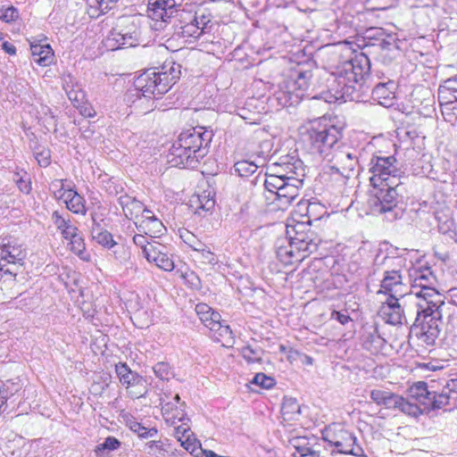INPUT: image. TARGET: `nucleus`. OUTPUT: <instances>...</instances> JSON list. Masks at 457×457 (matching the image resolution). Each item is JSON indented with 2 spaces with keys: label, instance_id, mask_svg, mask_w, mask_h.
I'll return each instance as SVG.
<instances>
[{
  "label": "nucleus",
  "instance_id": "f257e3e1",
  "mask_svg": "<svg viewBox=\"0 0 457 457\" xmlns=\"http://www.w3.org/2000/svg\"><path fill=\"white\" fill-rule=\"evenodd\" d=\"M402 262L407 270L410 291L402 295L404 309L416 307L415 321L409 328V344L417 341L418 345L431 346L438 337L439 323L445 297L436 289V277L425 257L418 250L403 249Z\"/></svg>",
  "mask_w": 457,
  "mask_h": 457
},
{
  "label": "nucleus",
  "instance_id": "f03ea898",
  "mask_svg": "<svg viewBox=\"0 0 457 457\" xmlns=\"http://www.w3.org/2000/svg\"><path fill=\"white\" fill-rule=\"evenodd\" d=\"M180 74L181 65L174 62H165L162 67L144 71L135 79L134 87L124 96L129 112L126 110L123 114H145L153 111L156 107L155 99L166 94L179 79Z\"/></svg>",
  "mask_w": 457,
  "mask_h": 457
},
{
  "label": "nucleus",
  "instance_id": "7ed1b4c3",
  "mask_svg": "<svg viewBox=\"0 0 457 457\" xmlns=\"http://www.w3.org/2000/svg\"><path fill=\"white\" fill-rule=\"evenodd\" d=\"M370 69V59L365 54H360L353 58L340 63L336 71L329 73L327 89L322 90L313 98L323 99L327 103L360 101L361 91L363 90L366 76Z\"/></svg>",
  "mask_w": 457,
  "mask_h": 457
},
{
  "label": "nucleus",
  "instance_id": "20e7f679",
  "mask_svg": "<svg viewBox=\"0 0 457 457\" xmlns=\"http://www.w3.org/2000/svg\"><path fill=\"white\" fill-rule=\"evenodd\" d=\"M270 173L266 175L264 187L275 195L279 209H286L299 195L303 187L305 169L296 151L278 157L269 165Z\"/></svg>",
  "mask_w": 457,
  "mask_h": 457
},
{
  "label": "nucleus",
  "instance_id": "39448f33",
  "mask_svg": "<svg viewBox=\"0 0 457 457\" xmlns=\"http://www.w3.org/2000/svg\"><path fill=\"white\" fill-rule=\"evenodd\" d=\"M370 171L371 186L378 191L369 200L373 212L384 213L386 218L393 221L396 220L398 205V191L400 173L392 164L390 157H374L370 161Z\"/></svg>",
  "mask_w": 457,
  "mask_h": 457
},
{
  "label": "nucleus",
  "instance_id": "423d86ee",
  "mask_svg": "<svg viewBox=\"0 0 457 457\" xmlns=\"http://www.w3.org/2000/svg\"><path fill=\"white\" fill-rule=\"evenodd\" d=\"M445 388L448 392L443 390L437 394L429 390L424 381L413 383L406 390L405 396H402V412L418 418L430 411L442 409L449 404V392L457 393V378L448 380Z\"/></svg>",
  "mask_w": 457,
  "mask_h": 457
},
{
  "label": "nucleus",
  "instance_id": "0eeeda50",
  "mask_svg": "<svg viewBox=\"0 0 457 457\" xmlns=\"http://www.w3.org/2000/svg\"><path fill=\"white\" fill-rule=\"evenodd\" d=\"M184 0H156L150 4L148 17L155 21L154 25L157 29V23L160 22V28L162 23H167L170 19L179 17L185 24L179 27L178 34L184 38H198L204 31L200 27L198 19L191 12L180 9Z\"/></svg>",
  "mask_w": 457,
  "mask_h": 457
},
{
  "label": "nucleus",
  "instance_id": "6e6552de",
  "mask_svg": "<svg viewBox=\"0 0 457 457\" xmlns=\"http://www.w3.org/2000/svg\"><path fill=\"white\" fill-rule=\"evenodd\" d=\"M343 127L332 124L326 118H320L311 123L306 131V139L310 152L324 160L341 142Z\"/></svg>",
  "mask_w": 457,
  "mask_h": 457
},
{
  "label": "nucleus",
  "instance_id": "1a4fd4ad",
  "mask_svg": "<svg viewBox=\"0 0 457 457\" xmlns=\"http://www.w3.org/2000/svg\"><path fill=\"white\" fill-rule=\"evenodd\" d=\"M312 72L302 67L290 71L289 75L278 84L271 102H276L280 107L295 105L300 103L310 87Z\"/></svg>",
  "mask_w": 457,
  "mask_h": 457
},
{
  "label": "nucleus",
  "instance_id": "9d476101",
  "mask_svg": "<svg viewBox=\"0 0 457 457\" xmlns=\"http://www.w3.org/2000/svg\"><path fill=\"white\" fill-rule=\"evenodd\" d=\"M324 161H327L328 165L324 168L323 176H328L340 187L345 185L358 164L356 150L341 142Z\"/></svg>",
  "mask_w": 457,
  "mask_h": 457
},
{
  "label": "nucleus",
  "instance_id": "9b49d317",
  "mask_svg": "<svg viewBox=\"0 0 457 457\" xmlns=\"http://www.w3.org/2000/svg\"><path fill=\"white\" fill-rule=\"evenodd\" d=\"M400 287V274L392 270L386 272L381 283L378 293H384L387 295L386 300L383 303L379 310V315L389 324H400V303L398 291Z\"/></svg>",
  "mask_w": 457,
  "mask_h": 457
},
{
  "label": "nucleus",
  "instance_id": "f8f14e48",
  "mask_svg": "<svg viewBox=\"0 0 457 457\" xmlns=\"http://www.w3.org/2000/svg\"><path fill=\"white\" fill-rule=\"evenodd\" d=\"M140 29L130 17H121L104 40V46L111 51L122 47H133L139 44Z\"/></svg>",
  "mask_w": 457,
  "mask_h": 457
},
{
  "label": "nucleus",
  "instance_id": "ddd939ff",
  "mask_svg": "<svg viewBox=\"0 0 457 457\" xmlns=\"http://www.w3.org/2000/svg\"><path fill=\"white\" fill-rule=\"evenodd\" d=\"M212 139V132L204 127L191 128L182 131L178 140L187 151L195 153L200 159H203L209 152V146Z\"/></svg>",
  "mask_w": 457,
  "mask_h": 457
},
{
  "label": "nucleus",
  "instance_id": "4468645a",
  "mask_svg": "<svg viewBox=\"0 0 457 457\" xmlns=\"http://www.w3.org/2000/svg\"><path fill=\"white\" fill-rule=\"evenodd\" d=\"M115 372L122 386L131 398H140L147 394V383L144 377L133 371L126 362L115 365Z\"/></svg>",
  "mask_w": 457,
  "mask_h": 457
},
{
  "label": "nucleus",
  "instance_id": "2eb2a0df",
  "mask_svg": "<svg viewBox=\"0 0 457 457\" xmlns=\"http://www.w3.org/2000/svg\"><path fill=\"white\" fill-rule=\"evenodd\" d=\"M305 228L304 222H302L293 227L290 230L291 233L294 232L295 234L292 236V239L296 249L303 254V259L316 252L321 242V239L314 231L310 228L306 230Z\"/></svg>",
  "mask_w": 457,
  "mask_h": 457
},
{
  "label": "nucleus",
  "instance_id": "dca6fc26",
  "mask_svg": "<svg viewBox=\"0 0 457 457\" xmlns=\"http://www.w3.org/2000/svg\"><path fill=\"white\" fill-rule=\"evenodd\" d=\"M324 439L333 445L339 453L353 456H361L363 453L362 448L356 445L355 436L348 430L340 428L331 436L328 434Z\"/></svg>",
  "mask_w": 457,
  "mask_h": 457
},
{
  "label": "nucleus",
  "instance_id": "f3484780",
  "mask_svg": "<svg viewBox=\"0 0 457 457\" xmlns=\"http://www.w3.org/2000/svg\"><path fill=\"white\" fill-rule=\"evenodd\" d=\"M168 162L172 167L195 169L200 163V159L193 152L187 151L178 139L172 144L168 154Z\"/></svg>",
  "mask_w": 457,
  "mask_h": 457
},
{
  "label": "nucleus",
  "instance_id": "a211bd4d",
  "mask_svg": "<svg viewBox=\"0 0 457 457\" xmlns=\"http://www.w3.org/2000/svg\"><path fill=\"white\" fill-rule=\"evenodd\" d=\"M288 237H280L277 240L275 248L277 257L280 262L285 265H292L295 262L303 261V254L296 249L295 245L292 239L290 229L287 228Z\"/></svg>",
  "mask_w": 457,
  "mask_h": 457
},
{
  "label": "nucleus",
  "instance_id": "6ab92c4d",
  "mask_svg": "<svg viewBox=\"0 0 457 457\" xmlns=\"http://www.w3.org/2000/svg\"><path fill=\"white\" fill-rule=\"evenodd\" d=\"M399 81L388 80L386 83H379L372 89V96L378 104L386 108L398 110L397 88Z\"/></svg>",
  "mask_w": 457,
  "mask_h": 457
},
{
  "label": "nucleus",
  "instance_id": "aec40b11",
  "mask_svg": "<svg viewBox=\"0 0 457 457\" xmlns=\"http://www.w3.org/2000/svg\"><path fill=\"white\" fill-rule=\"evenodd\" d=\"M424 148L425 137L415 128L407 129L404 137H402V150L404 151V156L410 161H414L422 155Z\"/></svg>",
  "mask_w": 457,
  "mask_h": 457
},
{
  "label": "nucleus",
  "instance_id": "412c9836",
  "mask_svg": "<svg viewBox=\"0 0 457 457\" xmlns=\"http://www.w3.org/2000/svg\"><path fill=\"white\" fill-rule=\"evenodd\" d=\"M365 40H368L365 46H378L384 51H398V42L395 35H386L380 28H370L366 31Z\"/></svg>",
  "mask_w": 457,
  "mask_h": 457
},
{
  "label": "nucleus",
  "instance_id": "4be33fe9",
  "mask_svg": "<svg viewBox=\"0 0 457 457\" xmlns=\"http://www.w3.org/2000/svg\"><path fill=\"white\" fill-rule=\"evenodd\" d=\"M135 225L138 232L151 238L159 237L166 230L162 222L150 210H145Z\"/></svg>",
  "mask_w": 457,
  "mask_h": 457
},
{
  "label": "nucleus",
  "instance_id": "5701e85b",
  "mask_svg": "<svg viewBox=\"0 0 457 457\" xmlns=\"http://www.w3.org/2000/svg\"><path fill=\"white\" fill-rule=\"evenodd\" d=\"M146 261L154 263L159 269L164 271H172L175 268L173 260L167 251V247L162 244L154 246L151 253H147Z\"/></svg>",
  "mask_w": 457,
  "mask_h": 457
},
{
  "label": "nucleus",
  "instance_id": "b1692460",
  "mask_svg": "<svg viewBox=\"0 0 457 457\" xmlns=\"http://www.w3.org/2000/svg\"><path fill=\"white\" fill-rule=\"evenodd\" d=\"M119 204L122 208L125 217L129 220H137L139 215L142 216V212L147 210L144 208L143 204L137 200L136 197L127 194L119 197Z\"/></svg>",
  "mask_w": 457,
  "mask_h": 457
},
{
  "label": "nucleus",
  "instance_id": "393cba45",
  "mask_svg": "<svg viewBox=\"0 0 457 457\" xmlns=\"http://www.w3.org/2000/svg\"><path fill=\"white\" fill-rule=\"evenodd\" d=\"M69 211L75 214L85 215L87 212L84 197L74 189V186H68V192L62 199Z\"/></svg>",
  "mask_w": 457,
  "mask_h": 457
},
{
  "label": "nucleus",
  "instance_id": "a878e982",
  "mask_svg": "<svg viewBox=\"0 0 457 457\" xmlns=\"http://www.w3.org/2000/svg\"><path fill=\"white\" fill-rule=\"evenodd\" d=\"M30 50L34 62L38 65L46 67L53 62L54 51L50 45L32 42L30 43Z\"/></svg>",
  "mask_w": 457,
  "mask_h": 457
},
{
  "label": "nucleus",
  "instance_id": "bb28decb",
  "mask_svg": "<svg viewBox=\"0 0 457 457\" xmlns=\"http://www.w3.org/2000/svg\"><path fill=\"white\" fill-rule=\"evenodd\" d=\"M0 257L9 263H20L26 257V253L21 245L8 242L0 247Z\"/></svg>",
  "mask_w": 457,
  "mask_h": 457
},
{
  "label": "nucleus",
  "instance_id": "cd10ccee",
  "mask_svg": "<svg viewBox=\"0 0 457 457\" xmlns=\"http://www.w3.org/2000/svg\"><path fill=\"white\" fill-rule=\"evenodd\" d=\"M118 0H86L87 13L91 18H98L111 10Z\"/></svg>",
  "mask_w": 457,
  "mask_h": 457
},
{
  "label": "nucleus",
  "instance_id": "c85d7f7f",
  "mask_svg": "<svg viewBox=\"0 0 457 457\" xmlns=\"http://www.w3.org/2000/svg\"><path fill=\"white\" fill-rule=\"evenodd\" d=\"M195 312L202 323L208 328L220 319V314L205 303H198L195 306Z\"/></svg>",
  "mask_w": 457,
  "mask_h": 457
},
{
  "label": "nucleus",
  "instance_id": "c756f323",
  "mask_svg": "<svg viewBox=\"0 0 457 457\" xmlns=\"http://www.w3.org/2000/svg\"><path fill=\"white\" fill-rule=\"evenodd\" d=\"M109 250L111 251L110 255L118 264L123 266L130 264L132 266L131 251L128 245L115 243Z\"/></svg>",
  "mask_w": 457,
  "mask_h": 457
},
{
  "label": "nucleus",
  "instance_id": "7c9ffc66",
  "mask_svg": "<svg viewBox=\"0 0 457 457\" xmlns=\"http://www.w3.org/2000/svg\"><path fill=\"white\" fill-rule=\"evenodd\" d=\"M20 389L21 385L19 383L11 380L0 381V411H5L7 400L19 392Z\"/></svg>",
  "mask_w": 457,
  "mask_h": 457
},
{
  "label": "nucleus",
  "instance_id": "2f4dec72",
  "mask_svg": "<svg viewBox=\"0 0 457 457\" xmlns=\"http://www.w3.org/2000/svg\"><path fill=\"white\" fill-rule=\"evenodd\" d=\"M209 329L212 333V337L219 342H228L233 338L229 326L225 324V321H221L220 319L213 323Z\"/></svg>",
  "mask_w": 457,
  "mask_h": 457
},
{
  "label": "nucleus",
  "instance_id": "473e14b6",
  "mask_svg": "<svg viewBox=\"0 0 457 457\" xmlns=\"http://www.w3.org/2000/svg\"><path fill=\"white\" fill-rule=\"evenodd\" d=\"M284 420H295L301 413V408L296 399L285 397L281 406Z\"/></svg>",
  "mask_w": 457,
  "mask_h": 457
},
{
  "label": "nucleus",
  "instance_id": "72a5a7b5",
  "mask_svg": "<svg viewBox=\"0 0 457 457\" xmlns=\"http://www.w3.org/2000/svg\"><path fill=\"white\" fill-rule=\"evenodd\" d=\"M91 234L94 240L107 249H111V247L116 243L113 240L112 235L109 231L103 230L98 226L92 228Z\"/></svg>",
  "mask_w": 457,
  "mask_h": 457
},
{
  "label": "nucleus",
  "instance_id": "f704fd0d",
  "mask_svg": "<svg viewBox=\"0 0 457 457\" xmlns=\"http://www.w3.org/2000/svg\"><path fill=\"white\" fill-rule=\"evenodd\" d=\"M301 204L306 209V216L308 217V220L306 222L308 223H310L311 219L319 220L325 213H327L325 205L318 202H307L302 203Z\"/></svg>",
  "mask_w": 457,
  "mask_h": 457
},
{
  "label": "nucleus",
  "instance_id": "c9c22d12",
  "mask_svg": "<svg viewBox=\"0 0 457 457\" xmlns=\"http://www.w3.org/2000/svg\"><path fill=\"white\" fill-rule=\"evenodd\" d=\"M70 250L82 260H87L88 254L86 252V245L83 236L79 232L69 240Z\"/></svg>",
  "mask_w": 457,
  "mask_h": 457
},
{
  "label": "nucleus",
  "instance_id": "e433bc0d",
  "mask_svg": "<svg viewBox=\"0 0 457 457\" xmlns=\"http://www.w3.org/2000/svg\"><path fill=\"white\" fill-rule=\"evenodd\" d=\"M181 446L195 457H202L205 450H203L201 443L195 438L194 434L189 435L184 440H180Z\"/></svg>",
  "mask_w": 457,
  "mask_h": 457
},
{
  "label": "nucleus",
  "instance_id": "4c0bfd02",
  "mask_svg": "<svg viewBox=\"0 0 457 457\" xmlns=\"http://www.w3.org/2000/svg\"><path fill=\"white\" fill-rule=\"evenodd\" d=\"M128 426L130 430L136 433L141 438H152L157 436L158 430L155 428H147L135 419L128 420Z\"/></svg>",
  "mask_w": 457,
  "mask_h": 457
},
{
  "label": "nucleus",
  "instance_id": "58836bf2",
  "mask_svg": "<svg viewBox=\"0 0 457 457\" xmlns=\"http://www.w3.org/2000/svg\"><path fill=\"white\" fill-rule=\"evenodd\" d=\"M68 186H74L71 181L67 179H54L49 185V190L57 200H62L65 197L68 192Z\"/></svg>",
  "mask_w": 457,
  "mask_h": 457
},
{
  "label": "nucleus",
  "instance_id": "ea45409f",
  "mask_svg": "<svg viewBox=\"0 0 457 457\" xmlns=\"http://www.w3.org/2000/svg\"><path fill=\"white\" fill-rule=\"evenodd\" d=\"M257 169V164L246 160L238 161L234 164V172L243 178L253 175Z\"/></svg>",
  "mask_w": 457,
  "mask_h": 457
},
{
  "label": "nucleus",
  "instance_id": "a19ab883",
  "mask_svg": "<svg viewBox=\"0 0 457 457\" xmlns=\"http://www.w3.org/2000/svg\"><path fill=\"white\" fill-rule=\"evenodd\" d=\"M453 91L445 88L444 87H439L438 88V99L440 102V104L445 106L446 109L449 110H457V106L455 104L454 97H453Z\"/></svg>",
  "mask_w": 457,
  "mask_h": 457
},
{
  "label": "nucleus",
  "instance_id": "79ce46f5",
  "mask_svg": "<svg viewBox=\"0 0 457 457\" xmlns=\"http://www.w3.org/2000/svg\"><path fill=\"white\" fill-rule=\"evenodd\" d=\"M133 242L136 245L142 249V253L145 258H146L147 253H151L154 249V246L159 244L154 240L152 242L148 241L146 236L140 232L133 237Z\"/></svg>",
  "mask_w": 457,
  "mask_h": 457
},
{
  "label": "nucleus",
  "instance_id": "37998d69",
  "mask_svg": "<svg viewBox=\"0 0 457 457\" xmlns=\"http://www.w3.org/2000/svg\"><path fill=\"white\" fill-rule=\"evenodd\" d=\"M241 355L248 363H256L262 361V350L260 347L246 345L242 347Z\"/></svg>",
  "mask_w": 457,
  "mask_h": 457
},
{
  "label": "nucleus",
  "instance_id": "c03bdc74",
  "mask_svg": "<svg viewBox=\"0 0 457 457\" xmlns=\"http://www.w3.org/2000/svg\"><path fill=\"white\" fill-rule=\"evenodd\" d=\"M198 204L196 206L195 213L198 215H202L203 212H207L212 211L214 208L215 201L212 197H211L210 193L206 194L205 192L197 196Z\"/></svg>",
  "mask_w": 457,
  "mask_h": 457
},
{
  "label": "nucleus",
  "instance_id": "a18cd8bd",
  "mask_svg": "<svg viewBox=\"0 0 457 457\" xmlns=\"http://www.w3.org/2000/svg\"><path fill=\"white\" fill-rule=\"evenodd\" d=\"M185 405V403H181L179 407H175L174 411L165 417L166 420L172 425H175L177 421L181 423L188 422L190 420L183 409Z\"/></svg>",
  "mask_w": 457,
  "mask_h": 457
},
{
  "label": "nucleus",
  "instance_id": "49530a36",
  "mask_svg": "<svg viewBox=\"0 0 457 457\" xmlns=\"http://www.w3.org/2000/svg\"><path fill=\"white\" fill-rule=\"evenodd\" d=\"M34 156L41 167L46 168L51 163V152L46 147L38 146L35 148Z\"/></svg>",
  "mask_w": 457,
  "mask_h": 457
},
{
  "label": "nucleus",
  "instance_id": "de8ad7c7",
  "mask_svg": "<svg viewBox=\"0 0 457 457\" xmlns=\"http://www.w3.org/2000/svg\"><path fill=\"white\" fill-rule=\"evenodd\" d=\"M153 370L154 375L162 380H169L173 376V371L170 369L169 363L164 361L157 362L154 367Z\"/></svg>",
  "mask_w": 457,
  "mask_h": 457
},
{
  "label": "nucleus",
  "instance_id": "09e8293b",
  "mask_svg": "<svg viewBox=\"0 0 457 457\" xmlns=\"http://www.w3.org/2000/svg\"><path fill=\"white\" fill-rule=\"evenodd\" d=\"M195 257L197 258L202 263L209 264L212 266L216 265L219 262L216 254L212 253L207 246L201 250L197 254H195Z\"/></svg>",
  "mask_w": 457,
  "mask_h": 457
},
{
  "label": "nucleus",
  "instance_id": "8fccbe9b",
  "mask_svg": "<svg viewBox=\"0 0 457 457\" xmlns=\"http://www.w3.org/2000/svg\"><path fill=\"white\" fill-rule=\"evenodd\" d=\"M164 445L165 444L162 440H153L145 444V451L149 455L158 456L166 452Z\"/></svg>",
  "mask_w": 457,
  "mask_h": 457
},
{
  "label": "nucleus",
  "instance_id": "3c124183",
  "mask_svg": "<svg viewBox=\"0 0 457 457\" xmlns=\"http://www.w3.org/2000/svg\"><path fill=\"white\" fill-rule=\"evenodd\" d=\"M252 383L264 389H270L275 385V380L263 373H257Z\"/></svg>",
  "mask_w": 457,
  "mask_h": 457
},
{
  "label": "nucleus",
  "instance_id": "603ef678",
  "mask_svg": "<svg viewBox=\"0 0 457 457\" xmlns=\"http://www.w3.org/2000/svg\"><path fill=\"white\" fill-rule=\"evenodd\" d=\"M52 220L56 227V228L60 231V233L62 231V229H67V227L71 224V219L68 216V218L63 217L59 212L54 211L52 214Z\"/></svg>",
  "mask_w": 457,
  "mask_h": 457
},
{
  "label": "nucleus",
  "instance_id": "864d4df0",
  "mask_svg": "<svg viewBox=\"0 0 457 457\" xmlns=\"http://www.w3.org/2000/svg\"><path fill=\"white\" fill-rule=\"evenodd\" d=\"M120 446V442L117 438H115L114 436H108L105 438L104 443L96 446V452L97 453L98 452L104 450L113 451L118 449Z\"/></svg>",
  "mask_w": 457,
  "mask_h": 457
},
{
  "label": "nucleus",
  "instance_id": "5fc2aeb1",
  "mask_svg": "<svg viewBox=\"0 0 457 457\" xmlns=\"http://www.w3.org/2000/svg\"><path fill=\"white\" fill-rule=\"evenodd\" d=\"M19 18V11L13 6L7 7L0 11V20L4 22H11Z\"/></svg>",
  "mask_w": 457,
  "mask_h": 457
},
{
  "label": "nucleus",
  "instance_id": "6e6d98bb",
  "mask_svg": "<svg viewBox=\"0 0 457 457\" xmlns=\"http://www.w3.org/2000/svg\"><path fill=\"white\" fill-rule=\"evenodd\" d=\"M21 175L23 176V179H19L20 180H18L16 186L21 193L29 195L32 189L30 176L27 171H23Z\"/></svg>",
  "mask_w": 457,
  "mask_h": 457
},
{
  "label": "nucleus",
  "instance_id": "4d7b16f0",
  "mask_svg": "<svg viewBox=\"0 0 457 457\" xmlns=\"http://www.w3.org/2000/svg\"><path fill=\"white\" fill-rule=\"evenodd\" d=\"M191 434H193V432L190 430L188 422L181 423L175 427L174 436L177 437L179 442H180V440H184Z\"/></svg>",
  "mask_w": 457,
  "mask_h": 457
},
{
  "label": "nucleus",
  "instance_id": "13d9d810",
  "mask_svg": "<svg viewBox=\"0 0 457 457\" xmlns=\"http://www.w3.org/2000/svg\"><path fill=\"white\" fill-rule=\"evenodd\" d=\"M174 402H168L165 403H162V414L166 417L170 415L175 409V407H179L178 404L180 405V397L178 394L175 395L173 397Z\"/></svg>",
  "mask_w": 457,
  "mask_h": 457
},
{
  "label": "nucleus",
  "instance_id": "bf43d9fd",
  "mask_svg": "<svg viewBox=\"0 0 457 457\" xmlns=\"http://www.w3.org/2000/svg\"><path fill=\"white\" fill-rule=\"evenodd\" d=\"M382 404L388 409L396 408L400 404V396L391 392H388V395L386 396V399Z\"/></svg>",
  "mask_w": 457,
  "mask_h": 457
},
{
  "label": "nucleus",
  "instance_id": "052dcab7",
  "mask_svg": "<svg viewBox=\"0 0 457 457\" xmlns=\"http://www.w3.org/2000/svg\"><path fill=\"white\" fill-rule=\"evenodd\" d=\"M293 455L294 457H318L316 452L304 446H295V453Z\"/></svg>",
  "mask_w": 457,
  "mask_h": 457
},
{
  "label": "nucleus",
  "instance_id": "680f3d73",
  "mask_svg": "<svg viewBox=\"0 0 457 457\" xmlns=\"http://www.w3.org/2000/svg\"><path fill=\"white\" fill-rule=\"evenodd\" d=\"M386 395H388V391L385 390L374 389L370 392V398L378 404H382Z\"/></svg>",
  "mask_w": 457,
  "mask_h": 457
},
{
  "label": "nucleus",
  "instance_id": "e2e57ef3",
  "mask_svg": "<svg viewBox=\"0 0 457 457\" xmlns=\"http://www.w3.org/2000/svg\"><path fill=\"white\" fill-rule=\"evenodd\" d=\"M79 233V228L71 223L70 226L67 227V229H62L61 235L65 240L68 241L70 238L73 237V236H76Z\"/></svg>",
  "mask_w": 457,
  "mask_h": 457
},
{
  "label": "nucleus",
  "instance_id": "0e129e2a",
  "mask_svg": "<svg viewBox=\"0 0 457 457\" xmlns=\"http://www.w3.org/2000/svg\"><path fill=\"white\" fill-rule=\"evenodd\" d=\"M331 319L332 320H336L337 321H338L342 325H345V324H347L351 320V318H350V316L347 313H342V312H337V311H333L332 312Z\"/></svg>",
  "mask_w": 457,
  "mask_h": 457
},
{
  "label": "nucleus",
  "instance_id": "69168bd1",
  "mask_svg": "<svg viewBox=\"0 0 457 457\" xmlns=\"http://www.w3.org/2000/svg\"><path fill=\"white\" fill-rule=\"evenodd\" d=\"M440 86L452 91L457 90V74L454 77L445 79Z\"/></svg>",
  "mask_w": 457,
  "mask_h": 457
},
{
  "label": "nucleus",
  "instance_id": "338daca9",
  "mask_svg": "<svg viewBox=\"0 0 457 457\" xmlns=\"http://www.w3.org/2000/svg\"><path fill=\"white\" fill-rule=\"evenodd\" d=\"M79 112H80L81 115H83L84 117H87V118H93L96 114L94 108L90 105L81 106Z\"/></svg>",
  "mask_w": 457,
  "mask_h": 457
},
{
  "label": "nucleus",
  "instance_id": "774afa93",
  "mask_svg": "<svg viewBox=\"0 0 457 457\" xmlns=\"http://www.w3.org/2000/svg\"><path fill=\"white\" fill-rule=\"evenodd\" d=\"M188 245L192 248V250L195 252V254H197L201 250L206 247V245L198 240H194L193 242H187L186 241Z\"/></svg>",
  "mask_w": 457,
  "mask_h": 457
}]
</instances>
